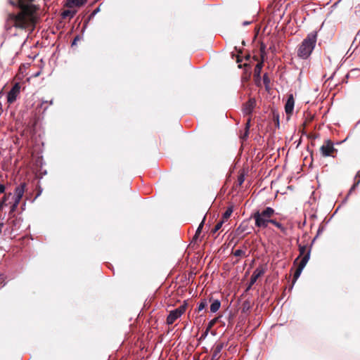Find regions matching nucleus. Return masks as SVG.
Returning <instances> with one entry per match:
<instances>
[{
  "instance_id": "53",
  "label": "nucleus",
  "mask_w": 360,
  "mask_h": 360,
  "mask_svg": "<svg viewBox=\"0 0 360 360\" xmlns=\"http://www.w3.org/2000/svg\"><path fill=\"white\" fill-rule=\"evenodd\" d=\"M10 4H12V5H15V3L13 2V1H10Z\"/></svg>"
},
{
  "instance_id": "12",
  "label": "nucleus",
  "mask_w": 360,
  "mask_h": 360,
  "mask_svg": "<svg viewBox=\"0 0 360 360\" xmlns=\"http://www.w3.org/2000/svg\"><path fill=\"white\" fill-rule=\"evenodd\" d=\"M22 222V219L20 217H16L15 215L14 218H10L8 217L7 220V223L11 225L13 229H18L20 227Z\"/></svg>"
},
{
  "instance_id": "42",
  "label": "nucleus",
  "mask_w": 360,
  "mask_h": 360,
  "mask_svg": "<svg viewBox=\"0 0 360 360\" xmlns=\"http://www.w3.org/2000/svg\"><path fill=\"white\" fill-rule=\"evenodd\" d=\"M274 118L276 120L277 125L279 127V115L278 114H274Z\"/></svg>"
},
{
  "instance_id": "14",
  "label": "nucleus",
  "mask_w": 360,
  "mask_h": 360,
  "mask_svg": "<svg viewBox=\"0 0 360 360\" xmlns=\"http://www.w3.org/2000/svg\"><path fill=\"white\" fill-rule=\"evenodd\" d=\"M14 25L16 27H24L25 26V16L22 13H19L17 15H13Z\"/></svg>"
},
{
  "instance_id": "41",
  "label": "nucleus",
  "mask_w": 360,
  "mask_h": 360,
  "mask_svg": "<svg viewBox=\"0 0 360 360\" xmlns=\"http://www.w3.org/2000/svg\"><path fill=\"white\" fill-rule=\"evenodd\" d=\"M323 231V228H321L319 227L318 231H317V234L316 236H315V238H314L312 243H314V241L317 238V237L319 236V235Z\"/></svg>"
},
{
  "instance_id": "43",
  "label": "nucleus",
  "mask_w": 360,
  "mask_h": 360,
  "mask_svg": "<svg viewBox=\"0 0 360 360\" xmlns=\"http://www.w3.org/2000/svg\"><path fill=\"white\" fill-rule=\"evenodd\" d=\"M238 181V184L240 185L242 184L244 181V176H239Z\"/></svg>"
},
{
  "instance_id": "9",
  "label": "nucleus",
  "mask_w": 360,
  "mask_h": 360,
  "mask_svg": "<svg viewBox=\"0 0 360 360\" xmlns=\"http://www.w3.org/2000/svg\"><path fill=\"white\" fill-rule=\"evenodd\" d=\"M226 344L224 342L217 343L213 347V352L211 360H219L221 356V352Z\"/></svg>"
},
{
  "instance_id": "56",
  "label": "nucleus",
  "mask_w": 360,
  "mask_h": 360,
  "mask_svg": "<svg viewBox=\"0 0 360 360\" xmlns=\"http://www.w3.org/2000/svg\"><path fill=\"white\" fill-rule=\"evenodd\" d=\"M47 107H45L44 109V111L46 110H47Z\"/></svg>"
},
{
  "instance_id": "6",
  "label": "nucleus",
  "mask_w": 360,
  "mask_h": 360,
  "mask_svg": "<svg viewBox=\"0 0 360 360\" xmlns=\"http://www.w3.org/2000/svg\"><path fill=\"white\" fill-rule=\"evenodd\" d=\"M253 229L252 226H249V222L248 220H243L238 227L236 229V233L238 235L243 234V236L250 234L252 230Z\"/></svg>"
},
{
  "instance_id": "51",
  "label": "nucleus",
  "mask_w": 360,
  "mask_h": 360,
  "mask_svg": "<svg viewBox=\"0 0 360 360\" xmlns=\"http://www.w3.org/2000/svg\"><path fill=\"white\" fill-rule=\"evenodd\" d=\"M25 207V202L22 205V210H24Z\"/></svg>"
},
{
  "instance_id": "27",
  "label": "nucleus",
  "mask_w": 360,
  "mask_h": 360,
  "mask_svg": "<svg viewBox=\"0 0 360 360\" xmlns=\"http://www.w3.org/2000/svg\"><path fill=\"white\" fill-rule=\"evenodd\" d=\"M307 250L306 245H299V251H300V256L295 259V262L299 259V257L303 255H304Z\"/></svg>"
},
{
  "instance_id": "29",
  "label": "nucleus",
  "mask_w": 360,
  "mask_h": 360,
  "mask_svg": "<svg viewBox=\"0 0 360 360\" xmlns=\"http://www.w3.org/2000/svg\"><path fill=\"white\" fill-rule=\"evenodd\" d=\"M223 224H224V220L219 221L215 225L214 228L212 229V232L213 233H216L217 231H218L221 229V227L222 226Z\"/></svg>"
},
{
  "instance_id": "24",
  "label": "nucleus",
  "mask_w": 360,
  "mask_h": 360,
  "mask_svg": "<svg viewBox=\"0 0 360 360\" xmlns=\"http://www.w3.org/2000/svg\"><path fill=\"white\" fill-rule=\"evenodd\" d=\"M10 196H12V193H10L7 195H5L2 200L0 202V211L3 209L4 206L7 205L6 200Z\"/></svg>"
},
{
  "instance_id": "11",
  "label": "nucleus",
  "mask_w": 360,
  "mask_h": 360,
  "mask_svg": "<svg viewBox=\"0 0 360 360\" xmlns=\"http://www.w3.org/2000/svg\"><path fill=\"white\" fill-rule=\"evenodd\" d=\"M295 101L292 94L288 95L287 101L285 105V111L287 115H291L294 110Z\"/></svg>"
},
{
  "instance_id": "20",
  "label": "nucleus",
  "mask_w": 360,
  "mask_h": 360,
  "mask_svg": "<svg viewBox=\"0 0 360 360\" xmlns=\"http://www.w3.org/2000/svg\"><path fill=\"white\" fill-rule=\"evenodd\" d=\"M233 208L232 206H229L227 207L226 210L225 211V212L223 214V220H227L230 216L231 215V214L233 213Z\"/></svg>"
},
{
  "instance_id": "37",
  "label": "nucleus",
  "mask_w": 360,
  "mask_h": 360,
  "mask_svg": "<svg viewBox=\"0 0 360 360\" xmlns=\"http://www.w3.org/2000/svg\"><path fill=\"white\" fill-rule=\"evenodd\" d=\"M209 330H208V329H207V328H206V330H205L202 333V334L201 335V336H200V340H201V339H205V338L207 337V334H208V333H209Z\"/></svg>"
},
{
  "instance_id": "55",
  "label": "nucleus",
  "mask_w": 360,
  "mask_h": 360,
  "mask_svg": "<svg viewBox=\"0 0 360 360\" xmlns=\"http://www.w3.org/2000/svg\"><path fill=\"white\" fill-rule=\"evenodd\" d=\"M241 60L239 59V58H238L237 59V63H240Z\"/></svg>"
},
{
  "instance_id": "22",
  "label": "nucleus",
  "mask_w": 360,
  "mask_h": 360,
  "mask_svg": "<svg viewBox=\"0 0 360 360\" xmlns=\"http://www.w3.org/2000/svg\"><path fill=\"white\" fill-rule=\"evenodd\" d=\"M207 306V301L206 299H202L198 304V311H200Z\"/></svg>"
},
{
  "instance_id": "13",
  "label": "nucleus",
  "mask_w": 360,
  "mask_h": 360,
  "mask_svg": "<svg viewBox=\"0 0 360 360\" xmlns=\"http://www.w3.org/2000/svg\"><path fill=\"white\" fill-rule=\"evenodd\" d=\"M180 313L181 312L177 310H172L167 317V323L168 325L173 324L177 319L181 316Z\"/></svg>"
},
{
  "instance_id": "19",
  "label": "nucleus",
  "mask_w": 360,
  "mask_h": 360,
  "mask_svg": "<svg viewBox=\"0 0 360 360\" xmlns=\"http://www.w3.org/2000/svg\"><path fill=\"white\" fill-rule=\"evenodd\" d=\"M75 11L65 10L62 12L61 16L63 18H69L70 19H71L75 16Z\"/></svg>"
},
{
  "instance_id": "30",
  "label": "nucleus",
  "mask_w": 360,
  "mask_h": 360,
  "mask_svg": "<svg viewBox=\"0 0 360 360\" xmlns=\"http://www.w3.org/2000/svg\"><path fill=\"white\" fill-rule=\"evenodd\" d=\"M233 255L236 257L245 256V252L243 250L238 249L233 252Z\"/></svg>"
},
{
  "instance_id": "17",
  "label": "nucleus",
  "mask_w": 360,
  "mask_h": 360,
  "mask_svg": "<svg viewBox=\"0 0 360 360\" xmlns=\"http://www.w3.org/2000/svg\"><path fill=\"white\" fill-rule=\"evenodd\" d=\"M20 201L19 200H13V204L11 205V207H10V211L8 212V217L10 218H14L15 217V212L19 205Z\"/></svg>"
},
{
  "instance_id": "2",
  "label": "nucleus",
  "mask_w": 360,
  "mask_h": 360,
  "mask_svg": "<svg viewBox=\"0 0 360 360\" xmlns=\"http://www.w3.org/2000/svg\"><path fill=\"white\" fill-rule=\"evenodd\" d=\"M276 214L274 209L266 207L263 210H257L251 214V218L255 219V226L259 229L268 227L269 219Z\"/></svg>"
},
{
  "instance_id": "8",
  "label": "nucleus",
  "mask_w": 360,
  "mask_h": 360,
  "mask_svg": "<svg viewBox=\"0 0 360 360\" xmlns=\"http://www.w3.org/2000/svg\"><path fill=\"white\" fill-rule=\"evenodd\" d=\"M256 107V100L255 98H250L243 105V112L245 115H252L254 109Z\"/></svg>"
},
{
  "instance_id": "4",
  "label": "nucleus",
  "mask_w": 360,
  "mask_h": 360,
  "mask_svg": "<svg viewBox=\"0 0 360 360\" xmlns=\"http://www.w3.org/2000/svg\"><path fill=\"white\" fill-rule=\"evenodd\" d=\"M20 85L18 82L15 83L11 89L8 91L7 95V101L9 103H13L17 99L18 96L20 92Z\"/></svg>"
},
{
  "instance_id": "25",
  "label": "nucleus",
  "mask_w": 360,
  "mask_h": 360,
  "mask_svg": "<svg viewBox=\"0 0 360 360\" xmlns=\"http://www.w3.org/2000/svg\"><path fill=\"white\" fill-rule=\"evenodd\" d=\"M275 226L278 228L283 233H285L287 231V228L278 221L275 225Z\"/></svg>"
},
{
  "instance_id": "3",
  "label": "nucleus",
  "mask_w": 360,
  "mask_h": 360,
  "mask_svg": "<svg viewBox=\"0 0 360 360\" xmlns=\"http://www.w3.org/2000/svg\"><path fill=\"white\" fill-rule=\"evenodd\" d=\"M311 248H309L307 252L302 258L297 269L295 270L293 275V283L296 282L298 278L300 276L304 268L307 265L308 261L310 259Z\"/></svg>"
},
{
  "instance_id": "34",
  "label": "nucleus",
  "mask_w": 360,
  "mask_h": 360,
  "mask_svg": "<svg viewBox=\"0 0 360 360\" xmlns=\"http://www.w3.org/2000/svg\"><path fill=\"white\" fill-rule=\"evenodd\" d=\"M80 39H81L80 36H79V35H77V36L74 38V39H73V41H72V44H71V46H76V45H77V42L78 41H79Z\"/></svg>"
},
{
  "instance_id": "39",
  "label": "nucleus",
  "mask_w": 360,
  "mask_h": 360,
  "mask_svg": "<svg viewBox=\"0 0 360 360\" xmlns=\"http://www.w3.org/2000/svg\"><path fill=\"white\" fill-rule=\"evenodd\" d=\"M250 118H249L248 120V122L246 123V127H245V128H246V133H245V136L248 135V131H249V128H250Z\"/></svg>"
},
{
  "instance_id": "7",
  "label": "nucleus",
  "mask_w": 360,
  "mask_h": 360,
  "mask_svg": "<svg viewBox=\"0 0 360 360\" xmlns=\"http://www.w3.org/2000/svg\"><path fill=\"white\" fill-rule=\"evenodd\" d=\"M335 150L334 144L330 140H326L325 143L321 147V152L323 156L329 157L331 153Z\"/></svg>"
},
{
  "instance_id": "33",
  "label": "nucleus",
  "mask_w": 360,
  "mask_h": 360,
  "mask_svg": "<svg viewBox=\"0 0 360 360\" xmlns=\"http://www.w3.org/2000/svg\"><path fill=\"white\" fill-rule=\"evenodd\" d=\"M6 284V276L4 274H0V286H4Z\"/></svg>"
},
{
  "instance_id": "5",
  "label": "nucleus",
  "mask_w": 360,
  "mask_h": 360,
  "mask_svg": "<svg viewBox=\"0 0 360 360\" xmlns=\"http://www.w3.org/2000/svg\"><path fill=\"white\" fill-rule=\"evenodd\" d=\"M265 268L263 266H259L256 268V269L253 271L249 282L248 287L247 290L251 288L252 285H254L259 277L262 276L265 273Z\"/></svg>"
},
{
  "instance_id": "1",
  "label": "nucleus",
  "mask_w": 360,
  "mask_h": 360,
  "mask_svg": "<svg viewBox=\"0 0 360 360\" xmlns=\"http://www.w3.org/2000/svg\"><path fill=\"white\" fill-rule=\"evenodd\" d=\"M316 41L317 32H309L299 45L297 51V56L304 60L309 58L316 46Z\"/></svg>"
},
{
  "instance_id": "54",
  "label": "nucleus",
  "mask_w": 360,
  "mask_h": 360,
  "mask_svg": "<svg viewBox=\"0 0 360 360\" xmlns=\"http://www.w3.org/2000/svg\"><path fill=\"white\" fill-rule=\"evenodd\" d=\"M2 111V107H1V104L0 103V112Z\"/></svg>"
},
{
  "instance_id": "16",
  "label": "nucleus",
  "mask_w": 360,
  "mask_h": 360,
  "mask_svg": "<svg viewBox=\"0 0 360 360\" xmlns=\"http://www.w3.org/2000/svg\"><path fill=\"white\" fill-rule=\"evenodd\" d=\"M34 0H18V4L19 7L25 12H28L29 4Z\"/></svg>"
},
{
  "instance_id": "28",
  "label": "nucleus",
  "mask_w": 360,
  "mask_h": 360,
  "mask_svg": "<svg viewBox=\"0 0 360 360\" xmlns=\"http://www.w3.org/2000/svg\"><path fill=\"white\" fill-rule=\"evenodd\" d=\"M263 82L266 86V88L267 89L269 84H270V79L269 78L268 75L266 73H265L264 75H263Z\"/></svg>"
},
{
  "instance_id": "46",
  "label": "nucleus",
  "mask_w": 360,
  "mask_h": 360,
  "mask_svg": "<svg viewBox=\"0 0 360 360\" xmlns=\"http://www.w3.org/2000/svg\"><path fill=\"white\" fill-rule=\"evenodd\" d=\"M48 103H49V105H52L53 104V100H51L50 101H43L41 104Z\"/></svg>"
},
{
  "instance_id": "44",
  "label": "nucleus",
  "mask_w": 360,
  "mask_h": 360,
  "mask_svg": "<svg viewBox=\"0 0 360 360\" xmlns=\"http://www.w3.org/2000/svg\"><path fill=\"white\" fill-rule=\"evenodd\" d=\"M205 216L203 217V219L202 220V221L200 222V224H199L198 227L200 229H202L203 226H204V224H205Z\"/></svg>"
},
{
  "instance_id": "50",
  "label": "nucleus",
  "mask_w": 360,
  "mask_h": 360,
  "mask_svg": "<svg viewBox=\"0 0 360 360\" xmlns=\"http://www.w3.org/2000/svg\"><path fill=\"white\" fill-rule=\"evenodd\" d=\"M335 72H336V70H335V71L332 74V75H331V76H330L328 79H333V77H334V75H335Z\"/></svg>"
},
{
  "instance_id": "32",
  "label": "nucleus",
  "mask_w": 360,
  "mask_h": 360,
  "mask_svg": "<svg viewBox=\"0 0 360 360\" xmlns=\"http://www.w3.org/2000/svg\"><path fill=\"white\" fill-rule=\"evenodd\" d=\"M201 231H202L201 229H200L199 227L197 228V229L195 231V233L194 236L193 237V241L198 240V236L201 233Z\"/></svg>"
},
{
  "instance_id": "40",
  "label": "nucleus",
  "mask_w": 360,
  "mask_h": 360,
  "mask_svg": "<svg viewBox=\"0 0 360 360\" xmlns=\"http://www.w3.org/2000/svg\"><path fill=\"white\" fill-rule=\"evenodd\" d=\"M277 222H278V221H277L276 219H273V218L271 217V219H269V221H268V224H273V225H274V226H275V225L277 224Z\"/></svg>"
},
{
  "instance_id": "49",
  "label": "nucleus",
  "mask_w": 360,
  "mask_h": 360,
  "mask_svg": "<svg viewBox=\"0 0 360 360\" xmlns=\"http://www.w3.org/2000/svg\"><path fill=\"white\" fill-rule=\"evenodd\" d=\"M359 175H360V172H358L356 173V174L355 177H354V180H355V181H356V179L357 178H359Z\"/></svg>"
},
{
  "instance_id": "36",
  "label": "nucleus",
  "mask_w": 360,
  "mask_h": 360,
  "mask_svg": "<svg viewBox=\"0 0 360 360\" xmlns=\"http://www.w3.org/2000/svg\"><path fill=\"white\" fill-rule=\"evenodd\" d=\"M100 11V6L96 8L95 10L93 11V12L90 15V18L94 17L95 15H96Z\"/></svg>"
},
{
  "instance_id": "15",
  "label": "nucleus",
  "mask_w": 360,
  "mask_h": 360,
  "mask_svg": "<svg viewBox=\"0 0 360 360\" xmlns=\"http://www.w3.org/2000/svg\"><path fill=\"white\" fill-rule=\"evenodd\" d=\"M86 1L87 0H68L65 5L68 8L79 7L84 5Z\"/></svg>"
},
{
  "instance_id": "10",
  "label": "nucleus",
  "mask_w": 360,
  "mask_h": 360,
  "mask_svg": "<svg viewBox=\"0 0 360 360\" xmlns=\"http://www.w3.org/2000/svg\"><path fill=\"white\" fill-rule=\"evenodd\" d=\"M25 186H26V184L22 183L15 188L14 194L13 195V200H19V201L21 200V199L24 195V193H25Z\"/></svg>"
},
{
  "instance_id": "23",
  "label": "nucleus",
  "mask_w": 360,
  "mask_h": 360,
  "mask_svg": "<svg viewBox=\"0 0 360 360\" xmlns=\"http://www.w3.org/2000/svg\"><path fill=\"white\" fill-rule=\"evenodd\" d=\"M250 308H251L250 302L249 301L246 300L243 303L242 312L245 313V312L248 311L250 309Z\"/></svg>"
},
{
  "instance_id": "35",
  "label": "nucleus",
  "mask_w": 360,
  "mask_h": 360,
  "mask_svg": "<svg viewBox=\"0 0 360 360\" xmlns=\"http://www.w3.org/2000/svg\"><path fill=\"white\" fill-rule=\"evenodd\" d=\"M217 321V319H213L212 321H210L208 323V326L207 327V329L210 330V328L213 326V325Z\"/></svg>"
},
{
  "instance_id": "47",
  "label": "nucleus",
  "mask_w": 360,
  "mask_h": 360,
  "mask_svg": "<svg viewBox=\"0 0 360 360\" xmlns=\"http://www.w3.org/2000/svg\"><path fill=\"white\" fill-rule=\"evenodd\" d=\"M251 22H252L251 21H244L243 22V25L246 26V25H250Z\"/></svg>"
},
{
  "instance_id": "21",
  "label": "nucleus",
  "mask_w": 360,
  "mask_h": 360,
  "mask_svg": "<svg viewBox=\"0 0 360 360\" xmlns=\"http://www.w3.org/2000/svg\"><path fill=\"white\" fill-rule=\"evenodd\" d=\"M262 68V63H259L256 65V66L255 68V72H254L255 77H258V78L260 77Z\"/></svg>"
},
{
  "instance_id": "52",
  "label": "nucleus",
  "mask_w": 360,
  "mask_h": 360,
  "mask_svg": "<svg viewBox=\"0 0 360 360\" xmlns=\"http://www.w3.org/2000/svg\"><path fill=\"white\" fill-rule=\"evenodd\" d=\"M264 49H265V46L262 44V46H261V50L262 51Z\"/></svg>"
},
{
  "instance_id": "26",
  "label": "nucleus",
  "mask_w": 360,
  "mask_h": 360,
  "mask_svg": "<svg viewBox=\"0 0 360 360\" xmlns=\"http://www.w3.org/2000/svg\"><path fill=\"white\" fill-rule=\"evenodd\" d=\"M359 184H360V178L359 180H357L356 181L354 182L353 186L349 189L347 195H350L352 193V191L359 186ZM347 198H348V196L346 197V200L347 199Z\"/></svg>"
},
{
  "instance_id": "18",
  "label": "nucleus",
  "mask_w": 360,
  "mask_h": 360,
  "mask_svg": "<svg viewBox=\"0 0 360 360\" xmlns=\"http://www.w3.org/2000/svg\"><path fill=\"white\" fill-rule=\"evenodd\" d=\"M221 307V302L219 300H214L210 305V311L212 313L217 312Z\"/></svg>"
},
{
  "instance_id": "31",
  "label": "nucleus",
  "mask_w": 360,
  "mask_h": 360,
  "mask_svg": "<svg viewBox=\"0 0 360 360\" xmlns=\"http://www.w3.org/2000/svg\"><path fill=\"white\" fill-rule=\"evenodd\" d=\"M186 304L184 303V304H181V306H179L178 308L175 309V310H177L179 311H180V315L181 316L186 311Z\"/></svg>"
},
{
  "instance_id": "48",
  "label": "nucleus",
  "mask_w": 360,
  "mask_h": 360,
  "mask_svg": "<svg viewBox=\"0 0 360 360\" xmlns=\"http://www.w3.org/2000/svg\"><path fill=\"white\" fill-rule=\"evenodd\" d=\"M4 226V224L3 222H0V234L2 232V229H3Z\"/></svg>"
},
{
  "instance_id": "38",
  "label": "nucleus",
  "mask_w": 360,
  "mask_h": 360,
  "mask_svg": "<svg viewBox=\"0 0 360 360\" xmlns=\"http://www.w3.org/2000/svg\"><path fill=\"white\" fill-rule=\"evenodd\" d=\"M355 72H360V70L358 68L353 69L350 71L349 74L347 75V77H349L351 74L355 73Z\"/></svg>"
},
{
  "instance_id": "45",
  "label": "nucleus",
  "mask_w": 360,
  "mask_h": 360,
  "mask_svg": "<svg viewBox=\"0 0 360 360\" xmlns=\"http://www.w3.org/2000/svg\"><path fill=\"white\" fill-rule=\"evenodd\" d=\"M5 191V186L4 185L0 184V194L3 193Z\"/></svg>"
}]
</instances>
